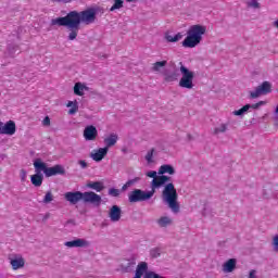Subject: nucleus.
Returning a JSON list of instances; mask_svg holds the SVG:
<instances>
[{
  "label": "nucleus",
  "instance_id": "f257e3e1",
  "mask_svg": "<svg viewBox=\"0 0 278 278\" xmlns=\"http://www.w3.org/2000/svg\"><path fill=\"white\" fill-rule=\"evenodd\" d=\"M146 175L152 179L151 190H154V192L159 188H162V186H165L163 190V201L173 214H179V202L177 201L179 195L177 194L175 185L170 182V177L166 175L157 176V172L155 170L147 172Z\"/></svg>",
  "mask_w": 278,
  "mask_h": 278
},
{
  "label": "nucleus",
  "instance_id": "f03ea898",
  "mask_svg": "<svg viewBox=\"0 0 278 278\" xmlns=\"http://www.w3.org/2000/svg\"><path fill=\"white\" fill-rule=\"evenodd\" d=\"M207 34V26L195 24L191 25L187 30V36L182 40L185 49H194L203 42V36Z\"/></svg>",
  "mask_w": 278,
  "mask_h": 278
},
{
  "label": "nucleus",
  "instance_id": "7ed1b4c3",
  "mask_svg": "<svg viewBox=\"0 0 278 278\" xmlns=\"http://www.w3.org/2000/svg\"><path fill=\"white\" fill-rule=\"evenodd\" d=\"M72 14L74 16V29H77L80 23H84V25H92V23L97 21L99 8H89L81 12L72 11Z\"/></svg>",
  "mask_w": 278,
  "mask_h": 278
},
{
  "label": "nucleus",
  "instance_id": "20e7f679",
  "mask_svg": "<svg viewBox=\"0 0 278 278\" xmlns=\"http://www.w3.org/2000/svg\"><path fill=\"white\" fill-rule=\"evenodd\" d=\"M180 73L181 78L178 86L186 90H192V88H194V72L188 70V67L180 63Z\"/></svg>",
  "mask_w": 278,
  "mask_h": 278
},
{
  "label": "nucleus",
  "instance_id": "39448f33",
  "mask_svg": "<svg viewBox=\"0 0 278 278\" xmlns=\"http://www.w3.org/2000/svg\"><path fill=\"white\" fill-rule=\"evenodd\" d=\"M35 161L37 168L41 169V172L45 173L46 177H54L55 175H64V173H66L64 170V166L62 165L47 167V163L42 162L41 159H37Z\"/></svg>",
  "mask_w": 278,
  "mask_h": 278
},
{
  "label": "nucleus",
  "instance_id": "423d86ee",
  "mask_svg": "<svg viewBox=\"0 0 278 278\" xmlns=\"http://www.w3.org/2000/svg\"><path fill=\"white\" fill-rule=\"evenodd\" d=\"M155 190L151 189L150 191H144L142 189H135L128 194L129 203H140L142 201H149L153 199Z\"/></svg>",
  "mask_w": 278,
  "mask_h": 278
},
{
  "label": "nucleus",
  "instance_id": "0eeeda50",
  "mask_svg": "<svg viewBox=\"0 0 278 278\" xmlns=\"http://www.w3.org/2000/svg\"><path fill=\"white\" fill-rule=\"evenodd\" d=\"M51 25H59L60 27H68V29H75V21L73 11L70 12L65 17L53 18Z\"/></svg>",
  "mask_w": 278,
  "mask_h": 278
},
{
  "label": "nucleus",
  "instance_id": "6e6552de",
  "mask_svg": "<svg viewBox=\"0 0 278 278\" xmlns=\"http://www.w3.org/2000/svg\"><path fill=\"white\" fill-rule=\"evenodd\" d=\"M273 85L268 81H264L262 85L257 86L254 90L250 91L251 99H257L264 94L270 93Z\"/></svg>",
  "mask_w": 278,
  "mask_h": 278
},
{
  "label": "nucleus",
  "instance_id": "1a4fd4ad",
  "mask_svg": "<svg viewBox=\"0 0 278 278\" xmlns=\"http://www.w3.org/2000/svg\"><path fill=\"white\" fill-rule=\"evenodd\" d=\"M83 201L84 203H91V205H96L99 207L101 205V195L97 194L94 191H86L83 192Z\"/></svg>",
  "mask_w": 278,
  "mask_h": 278
},
{
  "label": "nucleus",
  "instance_id": "9d476101",
  "mask_svg": "<svg viewBox=\"0 0 278 278\" xmlns=\"http://www.w3.org/2000/svg\"><path fill=\"white\" fill-rule=\"evenodd\" d=\"M64 247H67V249H88L90 247V241L84 238H76L72 241H66Z\"/></svg>",
  "mask_w": 278,
  "mask_h": 278
},
{
  "label": "nucleus",
  "instance_id": "9b49d317",
  "mask_svg": "<svg viewBox=\"0 0 278 278\" xmlns=\"http://www.w3.org/2000/svg\"><path fill=\"white\" fill-rule=\"evenodd\" d=\"M33 166L35 168V173L33 176H30V181L35 188H40L42 186V181L45 180V176L42 175V169L37 168L36 166V160L33 163Z\"/></svg>",
  "mask_w": 278,
  "mask_h": 278
},
{
  "label": "nucleus",
  "instance_id": "f8f14e48",
  "mask_svg": "<svg viewBox=\"0 0 278 278\" xmlns=\"http://www.w3.org/2000/svg\"><path fill=\"white\" fill-rule=\"evenodd\" d=\"M99 136V130L97 127L89 125L84 129L83 137L85 138L86 142H94Z\"/></svg>",
  "mask_w": 278,
  "mask_h": 278
},
{
  "label": "nucleus",
  "instance_id": "ddd939ff",
  "mask_svg": "<svg viewBox=\"0 0 278 278\" xmlns=\"http://www.w3.org/2000/svg\"><path fill=\"white\" fill-rule=\"evenodd\" d=\"M136 268V258H129V260H124L119 264L118 270L119 273H131Z\"/></svg>",
  "mask_w": 278,
  "mask_h": 278
},
{
  "label": "nucleus",
  "instance_id": "4468645a",
  "mask_svg": "<svg viewBox=\"0 0 278 278\" xmlns=\"http://www.w3.org/2000/svg\"><path fill=\"white\" fill-rule=\"evenodd\" d=\"M65 199L71 203L72 205H77L79 201H83L84 199V192L76 191V192H66L64 194Z\"/></svg>",
  "mask_w": 278,
  "mask_h": 278
},
{
  "label": "nucleus",
  "instance_id": "2eb2a0df",
  "mask_svg": "<svg viewBox=\"0 0 278 278\" xmlns=\"http://www.w3.org/2000/svg\"><path fill=\"white\" fill-rule=\"evenodd\" d=\"M122 216H123V210H121V206L113 205L109 210V218H110L111 223H118V220H121Z\"/></svg>",
  "mask_w": 278,
  "mask_h": 278
},
{
  "label": "nucleus",
  "instance_id": "dca6fc26",
  "mask_svg": "<svg viewBox=\"0 0 278 278\" xmlns=\"http://www.w3.org/2000/svg\"><path fill=\"white\" fill-rule=\"evenodd\" d=\"M238 265V260L229 258L228 261L224 262L222 265V271L224 275H229L236 270V266Z\"/></svg>",
  "mask_w": 278,
  "mask_h": 278
},
{
  "label": "nucleus",
  "instance_id": "f3484780",
  "mask_svg": "<svg viewBox=\"0 0 278 278\" xmlns=\"http://www.w3.org/2000/svg\"><path fill=\"white\" fill-rule=\"evenodd\" d=\"M103 142L105 146L104 149H106V151H110V149H112V147H115L116 142H118V135L116 132H111L104 137Z\"/></svg>",
  "mask_w": 278,
  "mask_h": 278
},
{
  "label": "nucleus",
  "instance_id": "a211bd4d",
  "mask_svg": "<svg viewBox=\"0 0 278 278\" xmlns=\"http://www.w3.org/2000/svg\"><path fill=\"white\" fill-rule=\"evenodd\" d=\"M108 148L96 149L90 153V157L93 162H101L105 159V155H108Z\"/></svg>",
  "mask_w": 278,
  "mask_h": 278
},
{
  "label": "nucleus",
  "instance_id": "6ab92c4d",
  "mask_svg": "<svg viewBox=\"0 0 278 278\" xmlns=\"http://www.w3.org/2000/svg\"><path fill=\"white\" fill-rule=\"evenodd\" d=\"M16 134V123L14 121H9L2 124V135L14 136Z\"/></svg>",
  "mask_w": 278,
  "mask_h": 278
},
{
  "label": "nucleus",
  "instance_id": "aec40b11",
  "mask_svg": "<svg viewBox=\"0 0 278 278\" xmlns=\"http://www.w3.org/2000/svg\"><path fill=\"white\" fill-rule=\"evenodd\" d=\"M173 223H174L173 217L168 215L162 216L156 220V224L159 225V227H162L165 229L167 227H172Z\"/></svg>",
  "mask_w": 278,
  "mask_h": 278
},
{
  "label": "nucleus",
  "instance_id": "412c9836",
  "mask_svg": "<svg viewBox=\"0 0 278 278\" xmlns=\"http://www.w3.org/2000/svg\"><path fill=\"white\" fill-rule=\"evenodd\" d=\"M184 33H177V34H173V33H166L165 34V40L167 42H179V40H184Z\"/></svg>",
  "mask_w": 278,
  "mask_h": 278
},
{
  "label": "nucleus",
  "instance_id": "4be33fe9",
  "mask_svg": "<svg viewBox=\"0 0 278 278\" xmlns=\"http://www.w3.org/2000/svg\"><path fill=\"white\" fill-rule=\"evenodd\" d=\"M10 264L13 270H18L20 268H23L25 266V258H23L22 256L11 258Z\"/></svg>",
  "mask_w": 278,
  "mask_h": 278
},
{
  "label": "nucleus",
  "instance_id": "5701e85b",
  "mask_svg": "<svg viewBox=\"0 0 278 278\" xmlns=\"http://www.w3.org/2000/svg\"><path fill=\"white\" fill-rule=\"evenodd\" d=\"M159 175H175V167H173V165L169 164L162 165L159 168Z\"/></svg>",
  "mask_w": 278,
  "mask_h": 278
},
{
  "label": "nucleus",
  "instance_id": "b1692460",
  "mask_svg": "<svg viewBox=\"0 0 278 278\" xmlns=\"http://www.w3.org/2000/svg\"><path fill=\"white\" fill-rule=\"evenodd\" d=\"M86 90H88V87L81 83H76L74 86V94L77 97H84V92H86Z\"/></svg>",
  "mask_w": 278,
  "mask_h": 278
},
{
  "label": "nucleus",
  "instance_id": "393cba45",
  "mask_svg": "<svg viewBox=\"0 0 278 278\" xmlns=\"http://www.w3.org/2000/svg\"><path fill=\"white\" fill-rule=\"evenodd\" d=\"M87 188L96 190V192H101L105 186H103L102 181H89L87 182Z\"/></svg>",
  "mask_w": 278,
  "mask_h": 278
},
{
  "label": "nucleus",
  "instance_id": "a878e982",
  "mask_svg": "<svg viewBox=\"0 0 278 278\" xmlns=\"http://www.w3.org/2000/svg\"><path fill=\"white\" fill-rule=\"evenodd\" d=\"M155 155H157V151L152 148L146 154V162L147 164H155Z\"/></svg>",
  "mask_w": 278,
  "mask_h": 278
},
{
  "label": "nucleus",
  "instance_id": "bb28decb",
  "mask_svg": "<svg viewBox=\"0 0 278 278\" xmlns=\"http://www.w3.org/2000/svg\"><path fill=\"white\" fill-rule=\"evenodd\" d=\"M67 108H71L70 111H68V114L71 116H73V114H77V112H79V103L77 102V100L68 101L67 102Z\"/></svg>",
  "mask_w": 278,
  "mask_h": 278
},
{
  "label": "nucleus",
  "instance_id": "cd10ccee",
  "mask_svg": "<svg viewBox=\"0 0 278 278\" xmlns=\"http://www.w3.org/2000/svg\"><path fill=\"white\" fill-rule=\"evenodd\" d=\"M140 179H141L140 177H135L132 179H129L125 185H123L122 191L126 192V190H129L131 186H136V184H139Z\"/></svg>",
  "mask_w": 278,
  "mask_h": 278
},
{
  "label": "nucleus",
  "instance_id": "c85d7f7f",
  "mask_svg": "<svg viewBox=\"0 0 278 278\" xmlns=\"http://www.w3.org/2000/svg\"><path fill=\"white\" fill-rule=\"evenodd\" d=\"M249 110H251V104H245L243 108L233 111L232 114L233 116H244Z\"/></svg>",
  "mask_w": 278,
  "mask_h": 278
},
{
  "label": "nucleus",
  "instance_id": "c756f323",
  "mask_svg": "<svg viewBox=\"0 0 278 278\" xmlns=\"http://www.w3.org/2000/svg\"><path fill=\"white\" fill-rule=\"evenodd\" d=\"M166 64H168L167 61L155 62L152 66V71H154L155 73H160L162 71V68H164V66H166Z\"/></svg>",
  "mask_w": 278,
  "mask_h": 278
},
{
  "label": "nucleus",
  "instance_id": "7c9ffc66",
  "mask_svg": "<svg viewBox=\"0 0 278 278\" xmlns=\"http://www.w3.org/2000/svg\"><path fill=\"white\" fill-rule=\"evenodd\" d=\"M248 8H251L252 10H260V8H262V5L260 4V2L257 0H249L247 2Z\"/></svg>",
  "mask_w": 278,
  "mask_h": 278
},
{
  "label": "nucleus",
  "instance_id": "2f4dec72",
  "mask_svg": "<svg viewBox=\"0 0 278 278\" xmlns=\"http://www.w3.org/2000/svg\"><path fill=\"white\" fill-rule=\"evenodd\" d=\"M51 201H53V193L51 191L46 192L42 203H45L46 205L51 203Z\"/></svg>",
  "mask_w": 278,
  "mask_h": 278
},
{
  "label": "nucleus",
  "instance_id": "473e14b6",
  "mask_svg": "<svg viewBox=\"0 0 278 278\" xmlns=\"http://www.w3.org/2000/svg\"><path fill=\"white\" fill-rule=\"evenodd\" d=\"M123 0H115L114 4L110 9V12H114V10H121V8H123Z\"/></svg>",
  "mask_w": 278,
  "mask_h": 278
},
{
  "label": "nucleus",
  "instance_id": "72a5a7b5",
  "mask_svg": "<svg viewBox=\"0 0 278 278\" xmlns=\"http://www.w3.org/2000/svg\"><path fill=\"white\" fill-rule=\"evenodd\" d=\"M225 131H227V124H220L214 129V134H225Z\"/></svg>",
  "mask_w": 278,
  "mask_h": 278
},
{
  "label": "nucleus",
  "instance_id": "f704fd0d",
  "mask_svg": "<svg viewBox=\"0 0 278 278\" xmlns=\"http://www.w3.org/2000/svg\"><path fill=\"white\" fill-rule=\"evenodd\" d=\"M72 29L73 30L68 35V40H75V38H77V34L79 31V27L78 28H72Z\"/></svg>",
  "mask_w": 278,
  "mask_h": 278
},
{
  "label": "nucleus",
  "instance_id": "c9c22d12",
  "mask_svg": "<svg viewBox=\"0 0 278 278\" xmlns=\"http://www.w3.org/2000/svg\"><path fill=\"white\" fill-rule=\"evenodd\" d=\"M271 247L275 253H278V235L273 238Z\"/></svg>",
  "mask_w": 278,
  "mask_h": 278
},
{
  "label": "nucleus",
  "instance_id": "e433bc0d",
  "mask_svg": "<svg viewBox=\"0 0 278 278\" xmlns=\"http://www.w3.org/2000/svg\"><path fill=\"white\" fill-rule=\"evenodd\" d=\"M165 81H177V74H166Z\"/></svg>",
  "mask_w": 278,
  "mask_h": 278
},
{
  "label": "nucleus",
  "instance_id": "4c0bfd02",
  "mask_svg": "<svg viewBox=\"0 0 278 278\" xmlns=\"http://www.w3.org/2000/svg\"><path fill=\"white\" fill-rule=\"evenodd\" d=\"M109 194H110V197H119L121 195V190L115 189V188H111L109 190Z\"/></svg>",
  "mask_w": 278,
  "mask_h": 278
},
{
  "label": "nucleus",
  "instance_id": "58836bf2",
  "mask_svg": "<svg viewBox=\"0 0 278 278\" xmlns=\"http://www.w3.org/2000/svg\"><path fill=\"white\" fill-rule=\"evenodd\" d=\"M49 125H51V118H49V116H46L42 121V126L49 127Z\"/></svg>",
  "mask_w": 278,
  "mask_h": 278
},
{
  "label": "nucleus",
  "instance_id": "ea45409f",
  "mask_svg": "<svg viewBox=\"0 0 278 278\" xmlns=\"http://www.w3.org/2000/svg\"><path fill=\"white\" fill-rule=\"evenodd\" d=\"M248 278H257V270L251 269L249 271Z\"/></svg>",
  "mask_w": 278,
  "mask_h": 278
},
{
  "label": "nucleus",
  "instance_id": "a19ab883",
  "mask_svg": "<svg viewBox=\"0 0 278 278\" xmlns=\"http://www.w3.org/2000/svg\"><path fill=\"white\" fill-rule=\"evenodd\" d=\"M80 168H88V163L84 160L78 161Z\"/></svg>",
  "mask_w": 278,
  "mask_h": 278
},
{
  "label": "nucleus",
  "instance_id": "79ce46f5",
  "mask_svg": "<svg viewBox=\"0 0 278 278\" xmlns=\"http://www.w3.org/2000/svg\"><path fill=\"white\" fill-rule=\"evenodd\" d=\"M21 177H22V181H25L26 177H27V172H25L24 169L21 170Z\"/></svg>",
  "mask_w": 278,
  "mask_h": 278
},
{
  "label": "nucleus",
  "instance_id": "37998d69",
  "mask_svg": "<svg viewBox=\"0 0 278 278\" xmlns=\"http://www.w3.org/2000/svg\"><path fill=\"white\" fill-rule=\"evenodd\" d=\"M257 108H260V104L258 103H255V104H250V110H257Z\"/></svg>",
  "mask_w": 278,
  "mask_h": 278
},
{
  "label": "nucleus",
  "instance_id": "c03bdc74",
  "mask_svg": "<svg viewBox=\"0 0 278 278\" xmlns=\"http://www.w3.org/2000/svg\"><path fill=\"white\" fill-rule=\"evenodd\" d=\"M58 1L59 3H71V0H55Z\"/></svg>",
  "mask_w": 278,
  "mask_h": 278
},
{
  "label": "nucleus",
  "instance_id": "a18cd8bd",
  "mask_svg": "<svg viewBox=\"0 0 278 278\" xmlns=\"http://www.w3.org/2000/svg\"><path fill=\"white\" fill-rule=\"evenodd\" d=\"M257 103H258V108H262V105H266V102H264V101H260Z\"/></svg>",
  "mask_w": 278,
  "mask_h": 278
},
{
  "label": "nucleus",
  "instance_id": "49530a36",
  "mask_svg": "<svg viewBox=\"0 0 278 278\" xmlns=\"http://www.w3.org/2000/svg\"><path fill=\"white\" fill-rule=\"evenodd\" d=\"M2 127H3V122H0V136L3 135Z\"/></svg>",
  "mask_w": 278,
  "mask_h": 278
},
{
  "label": "nucleus",
  "instance_id": "de8ad7c7",
  "mask_svg": "<svg viewBox=\"0 0 278 278\" xmlns=\"http://www.w3.org/2000/svg\"><path fill=\"white\" fill-rule=\"evenodd\" d=\"M274 114H275V116H278V104H277V106H276V109L274 111Z\"/></svg>",
  "mask_w": 278,
  "mask_h": 278
},
{
  "label": "nucleus",
  "instance_id": "09e8293b",
  "mask_svg": "<svg viewBox=\"0 0 278 278\" xmlns=\"http://www.w3.org/2000/svg\"><path fill=\"white\" fill-rule=\"evenodd\" d=\"M274 27H278V20L274 22Z\"/></svg>",
  "mask_w": 278,
  "mask_h": 278
},
{
  "label": "nucleus",
  "instance_id": "8fccbe9b",
  "mask_svg": "<svg viewBox=\"0 0 278 278\" xmlns=\"http://www.w3.org/2000/svg\"><path fill=\"white\" fill-rule=\"evenodd\" d=\"M128 3H132V1H136V0H126Z\"/></svg>",
  "mask_w": 278,
  "mask_h": 278
}]
</instances>
